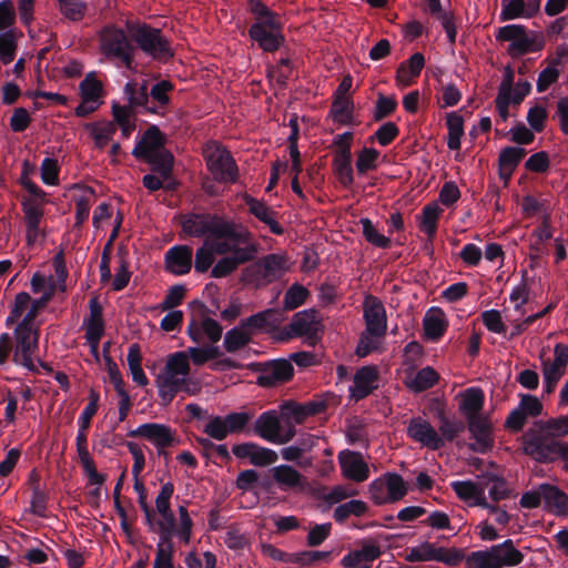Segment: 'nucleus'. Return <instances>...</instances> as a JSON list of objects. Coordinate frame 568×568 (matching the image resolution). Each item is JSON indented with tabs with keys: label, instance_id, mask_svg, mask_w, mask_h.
I'll return each mask as SVG.
<instances>
[{
	"label": "nucleus",
	"instance_id": "1",
	"mask_svg": "<svg viewBox=\"0 0 568 568\" xmlns=\"http://www.w3.org/2000/svg\"><path fill=\"white\" fill-rule=\"evenodd\" d=\"M183 232L190 236L209 235L213 250L222 257L213 265L211 277L224 278L241 265L255 261L261 244L243 224L212 213H190L182 217Z\"/></svg>",
	"mask_w": 568,
	"mask_h": 568
},
{
	"label": "nucleus",
	"instance_id": "2",
	"mask_svg": "<svg viewBox=\"0 0 568 568\" xmlns=\"http://www.w3.org/2000/svg\"><path fill=\"white\" fill-rule=\"evenodd\" d=\"M247 11L254 22L248 28L250 39L264 52H275L285 42L280 14L271 10L262 0H246Z\"/></svg>",
	"mask_w": 568,
	"mask_h": 568
},
{
	"label": "nucleus",
	"instance_id": "3",
	"mask_svg": "<svg viewBox=\"0 0 568 568\" xmlns=\"http://www.w3.org/2000/svg\"><path fill=\"white\" fill-rule=\"evenodd\" d=\"M125 26L134 43L135 51L140 50L145 57L163 63L174 57L171 41L163 34L161 29L139 21H126Z\"/></svg>",
	"mask_w": 568,
	"mask_h": 568
},
{
	"label": "nucleus",
	"instance_id": "4",
	"mask_svg": "<svg viewBox=\"0 0 568 568\" xmlns=\"http://www.w3.org/2000/svg\"><path fill=\"white\" fill-rule=\"evenodd\" d=\"M102 53L111 60H119L126 69L135 65V47L128 28L125 30L114 24L105 26L100 33Z\"/></svg>",
	"mask_w": 568,
	"mask_h": 568
},
{
	"label": "nucleus",
	"instance_id": "5",
	"mask_svg": "<svg viewBox=\"0 0 568 568\" xmlns=\"http://www.w3.org/2000/svg\"><path fill=\"white\" fill-rule=\"evenodd\" d=\"M286 272V257L271 253L245 267L242 272V281L256 288H262L281 280Z\"/></svg>",
	"mask_w": 568,
	"mask_h": 568
},
{
	"label": "nucleus",
	"instance_id": "6",
	"mask_svg": "<svg viewBox=\"0 0 568 568\" xmlns=\"http://www.w3.org/2000/svg\"><path fill=\"white\" fill-rule=\"evenodd\" d=\"M523 453L539 464L562 462V469L568 473V442L559 438L532 436L521 439Z\"/></svg>",
	"mask_w": 568,
	"mask_h": 568
},
{
	"label": "nucleus",
	"instance_id": "7",
	"mask_svg": "<svg viewBox=\"0 0 568 568\" xmlns=\"http://www.w3.org/2000/svg\"><path fill=\"white\" fill-rule=\"evenodd\" d=\"M203 156L214 181L224 184L236 182L239 169L229 150L213 142L203 149Z\"/></svg>",
	"mask_w": 568,
	"mask_h": 568
},
{
	"label": "nucleus",
	"instance_id": "8",
	"mask_svg": "<svg viewBox=\"0 0 568 568\" xmlns=\"http://www.w3.org/2000/svg\"><path fill=\"white\" fill-rule=\"evenodd\" d=\"M248 369L257 373L256 384L272 388L288 383L294 376V366L286 358H276L248 364Z\"/></svg>",
	"mask_w": 568,
	"mask_h": 568
},
{
	"label": "nucleus",
	"instance_id": "9",
	"mask_svg": "<svg viewBox=\"0 0 568 568\" xmlns=\"http://www.w3.org/2000/svg\"><path fill=\"white\" fill-rule=\"evenodd\" d=\"M16 348L12 361L17 365H22L32 373H38V367L32 361V355L38 349L39 329L33 325L19 322L13 332Z\"/></svg>",
	"mask_w": 568,
	"mask_h": 568
},
{
	"label": "nucleus",
	"instance_id": "10",
	"mask_svg": "<svg viewBox=\"0 0 568 568\" xmlns=\"http://www.w3.org/2000/svg\"><path fill=\"white\" fill-rule=\"evenodd\" d=\"M287 328L292 336L304 337L308 346L315 347L322 339L324 326L314 308L304 310L293 315Z\"/></svg>",
	"mask_w": 568,
	"mask_h": 568
},
{
	"label": "nucleus",
	"instance_id": "11",
	"mask_svg": "<svg viewBox=\"0 0 568 568\" xmlns=\"http://www.w3.org/2000/svg\"><path fill=\"white\" fill-rule=\"evenodd\" d=\"M496 40L509 41L508 53L513 57H519L534 51V40L527 34V29L523 24H507L498 29Z\"/></svg>",
	"mask_w": 568,
	"mask_h": 568
},
{
	"label": "nucleus",
	"instance_id": "12",
	"mask_svg": "<svg viewBox=\"0 0 568 568\" xmlns=\"http://www.w3.org/2000/svg\"><path fill=\"white\" fill-rule=\"evenodd\" d=\"M364 320L366 332L374 337H382L387 329L386 310L375 296L368 295L364 301Z\"/></svg>",
	"mask_w": 568,
	"mask_h": 568
},
{
	"label": "nucleus",
	"instance_id": "13",
	"mask_svg": "<svg viewBox=\"0 0 568 568\" xmlns=\"http://www.w3.org/2000/svg\"><path fill=\"white\" fill-rule=\"evenodd\" d=\"M467 419V428L475 439L474 444L469 445L473 452L486 454L494 446V437L490 422L487 417L480 415L469 416Z\"/></svg>",
	"mask_w": 568,
	"mask_h": 568
},
{
	"label": "nucleus",
	"instance_id": "14",
	"mask_svg": "<svg viewBox=\"0 0 568 568\" xmlns=\"http://www.w3.org/2000/svg\"><path fill=\"white\" fill-rule=\"evenodd\" d=\"M166 136L161 132L159 126L151 125L136 141L132 150V155L140 161L148 160V158L163 151L165 149Z\"/></svg>",
	"mask_w": 568,
	"mask_h": 568
},
{
	"label": "nucleus",
	"instance_id": "15",
	"mask_svg": "<svg viewBox=\"0 0 568 568\" xmlns=\"http://www.w3.org/2000/svg\"><path fill=\"white\" fill-rule=\"evenodd\" d=\"M407 436L428 449L438 450L443 448V438L439 437L438 432L428 420L422 417H414L409 420Z\"/></svg>",
	"mask_w": 568,
	"mask_h": 568
},
{
	"label": "nucleus",
	"instance_id": "16",
	"mask_svg": "<svg viewBox=\"0 0 568 568\" xmlns=\"http://www.w3.org/2000/svg\"><path fill=\"white\" fill-rule=\"evenodd\" d=\"M130 437H143L150 440L156 448H166L175 444L176 439L172 429L158 423H145L140 425L136 429L128 433Z\"/></svg>",
	"mask_w": 568,
	"mask_h": 568
},
{
	"label": "nucleus",
	"instance_id": "17",
	"mask_svg": "<svg viewBox=\"0 0 568 568\" xmlns=\"http://www.w3.org/2000/svg\"><path fill=\"white\" fill-rule=\"evenodd\" d=\"M123 93L132 111L160 114V109L150 103L148 81L131 80L125 83Z\"/></svg>",
	"mask_w": 568,
	"mask_h": 568
},
{
	"label": "nucleus",
	"instance_id": "18",
	"mask_svg": "<svg viewBox=\"0 0 568 568\" xmlns=\"http://www.w3.org/2000/svg\"><path fill=\"white\" fill-rule=\"evenodd\" d=\"M379 373L376 366L367 365L358 368L349 387L351 397L359 402L378 388Z\"/></svg>",
	"mask_w": 568,
	"mask_h": 568
},
{
	"label": "nucleus",
	"instance_id": "19",
	"mask_svg": "<svg viewBox=\"0 0 568 568\" xmlns=\"http://www.w3.org/2000/svg\"><path fill=\"white\" fill-rule=\"evenodd\" d=\"M568 435V416L538 420L532 427L528 428L521 436V439H531L532 436H542L545 438H559Z\"/></svg>",
	"mask_w": 568,
	"mask_h": 568
},
{
	"label": "nucleus",
	"instance_id": "20",
	"mask_svg": "<svg viewBox=\"0 0 568 568\" xmlns=\"http://www.w3.org/2000/svg\"><path fill=\"white\" fill-rule=\"evenodd\" d=\"M342 474L356 483L365 481L369 477V467L361 453L343 450L338 454Z\"/></svg>",
	"mask_w": 568,
	"mask_h": 568
},
{
	"label": "nucleus",
	"instance_id": "21",
	"mask_svg": "<svg viewBox=\"0 0 568 568\" xmlns=\"http://www.w3.org/2000/svg\"><path fill=\"white\" fill-rule=\"evenodd\" d=\"M193 250L189 245H174L165 252V270L173 275H185L192 268Z\"/></svg>",
	"mask_w": 568,
	"mask_h": 568
},
{
	"label": "nucleus",
	"instance_id": "22",
	"mask_svg": "<svg viewBox=\"0 0 568 568\" xmlns=\"http://www.w3.org/2000/svg\"><path fill=\"white\" fill-rule=\"evenodd\" d=\"M280 322L278 312L275 308H267L241 320L240 324L253 338L257 333L274 331Z\"/></svg>",
	"mask_w": 568,
	"mask_h": 568
},
{
	"label": "nucleus",
	"instance_id": "23",
	"mask_svg": "<svg viewBox=\"0 0 568 568\" xmlns=\"http://www.w3.org/2000/svg\"><path fill=\"white\" fill-rule=\"evenodd\" d=\"M541 496L545 508L556 516L568 515V495L551 484H541Z\"/></svg>",
	"mask_w": 568,
	"mask_h": 568
},
{
	"label": "nucleus",
	"instance_id": "24",
	"mask_svg": "<svg viewBox=\"0 0 568 568\" xmlns=\"http://www.w3.org/2000/svg\"><path fill=\"white\" fill-rule=\"evenodd\" d=\"M245 203L248 206V212L257 220L266 224L273 234H284L283 226L275 220L276 213L270 206L250 195L245 197Z\"/></svg>",
	"mask_w": 568,
	"mask_h": 568
},
{
	"label": "nucleus",
	"instance_id": "25",
	"mask_svg": "<svg viewBox=\"0 0 568 568\" xmlns=\"http://www.w3.org/2000/svg\"><path fill=\"white\" fill-rule=\"evenodd\" d=\"M281 422L276 410L271 409L262 413L254 423V433L258 437L273 443L277 433L281 432Z\"/></svg>",
	"mask_w": 568,
	"mask_h": 568
},
{
	"label": "nucleus",
	"instance_id": "26",
	"mask_svg": "<svg viewBox=\"0 0 568 568\" xmlns=\"http://www.w3.org/2000/svg\"><path fill=\"white\" fill-rule=\"evenodd\" d=\"M438 434L443 438V447L446 443H453L466 429V424L456 417H448L442 408L437 412Z\"/></svg>",
	"mask_w": 568,
	"mask_h": 568
},
{
	"label": "nucleus",
	"instance_id": "27",
	"mask_svg": "<svg viewBox=\"0 0 568 568\" xmlns=\"http://www.w3.org/2000/svg\"><path fill=\"white\" fill-rule=\"evenodd\" d=\"M484 403V390L479 387H469L462 393L459 410L465 415L466 418L469 416L480 415Z\"/></svg>",
	"mask_w": 568,
	"mask_h": 568
},
{
	"label": "nucleus",
	"instance_id": "28",
	"mask_svg": "<svg viewBox=\"0 0 568 568\" xmlns=\"http://www.w3.org/2000/svg\"><path fill=\"white\" fill-rule=\"evenodd\" d=\"M425 65V57L420 52L414 53L407 61L398 65L396 80L404 85H409L412 79L419 77Z\"/></svg>",
	"mask_w": 568,
	"mask_h": 568
},
{
	"label": "nucleus",
	"instance_id": "29",
	"mask_svg": "<svg viewBox=\"0 0 568 568\" xmlns=\"http://www.w3.org/2000/svg\"><path fill=\"white\" fill-rule=\"evenodd\" d=\"M270 473L273 475L275 483L283 490L302 486V474L290 465L275 466Z\"/></svg>",
	"mask_w": 568,
	"mask_h": 568
},
{
	"label": "nucleus",
	"instance_id": "30",
	"mask_svg": "<svg viewBox=\"0 0 568 568\" xmlns=\"http://www.w3.org/2000/svg\"><path fill=\"white\" fill-rule=\"evenodd\" d=\"M184 383L185 378H178L172 376V374H163L162 376H159L156 379V386L159 388L161 404L164 406L171 404Z\"/></svg>",
	"mask_w": 568,
	"mask_h": 568
},
{
	"label": "nucleus",
	"instance_id": "31",
	"mask_svg": "<svg viewBox=\"0 0 568 568\" xmlns=\"http://www.w3.org/2000/svg\"><path fill=\"white\" fill-rule=\"evenodd\" d=\"M354 103L347 97H335L331 108V114L335 122L343 125H354Z\"/></svg>",
	"mask_w": 568,
	"mask_h": 568
},
{
	"label": "nucleus",
	"instance_id": "32",
	"mask_svg": "<svg viewBox=\"0 0 568 568\" xmlns=\"http://www.w3.org/2000/svg\"><path fill=\"white\" fill-rule=\"evenodd\" d=\"M495 552L498 561L501 566L506 567H515L523 562L525 556L521 551L515 548L514 541L511 539H506L501 544L494 545Z\"/></svg>",
	"mask_w": 568,
	"mask_h": 568
},
{
	"label": "nucleus",
	"instance_id": "33",
	"mask_svg": "<svg viewBox=\"0 0 568 568\" xmlns=\"http://www.w3.org/2000/svg\"><path fill=\"white\" fill-rule=\"evenodd\" d=\"M446 125L448 130L447 146L452 151H457L460 149L464 135V119L455 111L449 112L446 115Z\"/></svg>",
	"mask_w": 568,
	"mask_h": 568
},
{
	"label": "nucleus",
	"instance_id": "34",
	"mask_svg": "<svg viewBox=\"0 0 568 568\" xmlns=\"http://www.w3.org/2000/svg\"><path fill=\"white\" fill-rule=\"evenodd\" d=\"M143 162L150 164L152 166V171L156 172L164 181H169L171 179L174 156L169 150L164 149Z\"/></svg>",
	"mask_w": 568,
	"mask_h": 568
},
{
	"label": "nucleus",
	"instance_id": "35",
	"mask_svg": "<svg viewBox=\"0 0 568 568\" xmlns=\"http://www.w3.org/2000/svg\"><path fill=\"white\" fill-rule=\"evenodd\" d=\"M423 326L426 337L436 342L446 333L448 322L444 312L438 310L436 314L425 316Z\"/></svg>",
	"mask_w": 568,
	"mask_h": 568
},
{
	"label": "nucleus",
	"instance_id": "36",
	"mask_svg": "<svg viewBox=\"0 0 568 568\" xmlns=\"http://www.w3.org/2000/svg\"><path fill=\"white\" fill-rule=\"evenodd\" d=\"M439 374L430 366L419 369L415 376L407 382V387L414 393L425 392L438 383Z\"/></svg>",
	"mask_w": 568,
	"mask_h": 568
},
{
	"label": "nucleus",
	"instance_id": "37",
	"mask_svg": "<svg viewBox=\"0 0 568 568\" xmlns=\"http://www.w3.org/2000/svg\"><path fill=\"white\" fill-rule=\"evenodd\" d=\"M443 210L436 203H429L423 207L419 230L432 241L437 232V224Z\"/></svg>",
	"mask_w": 568,
	"mask_h": 568
},
{
	"label": "nucleus",
	"instance_id": "38",
	"mask_svg": "<svg viewBox=\"0 0 568 568\" xmlns=\"http://www.w3.org/2000/svg\"><path fill=\"white\" fill-rule=\"evenodd\" d=\"M368 511V505L359 499H352L338 505L334 509L333 518L336 523L343 524L348 517H362Z\"/></svg>",
	"mask_w": 568,
	"mask_h": 568
},
{
	"label": "nucleus",
	"instance_id": "39",
	"mask_svg": "<svg viewBox=\"0 0 568 568\" xmlns=\"http://www.w3.org/2000/svg\"><path fill=\"white\" fill-rule=\"evenodd\" d=\"M252 342L250 334L241 324L225 333L223 346L229 353H236Z\"/></svg>",
	"mask_w": 568,
	"mask_h": 568
},
{
	"label": "nucleus",
	"instance_id": "40",
	"mask_svg": "<svg viewBox=\"0 0 568 568\" xmlns=\"http://www.w3.org/2000/svg\"><path fill=\"white\" fill-rule=\"evenodd\" d=\"M333 166L339 183L344 187H349L354 183L352 154L334 155Z\"/></svg>",
	"mask_w": 568,
	"mask_h": 568
},
{
	"label": "nucleus",
	"instance_id": "41",
	"mask_svg": "<svg viewBox=\"0 0 568 568\" xmlns=\"http://www.w3.org/2000/svg\"><path fill=\"white\" fill-rule=\"evenodd\" d=\"M173 89L174 85L171 81L161 80L149 90L150 103L160 109V114H163L162 110L170 103L169 92Z\"/></svg>",
	"mask_w": 568,
	"mask_h": 568
},
{
	"label": "nucleus",
	"instance_id": "42",
	"mask_svg": "<svg viewBox=\"0 0 568 568\" xmlns=\"http://www.w3.org/2000/svg\"><path fill=\"white\" fill-rule=\"evenodd\" d=\"M128 251L120 246L118 248V256H119V268L115 273V276L112 282V288L116 292L122 291L125 288L130 282L131 278V272L129 271V261H128Z\"/></svg>",
	"mask_w": 568,
	"mask_h": 568
},
{
	"label": "nucleus",
	"instance_id": "43",
	"mask_svg": "<svg viewBox=\"0 0 568 568\" xmlns=\"http://www.w3.org/2000/svg\"><path fill=\"white\" fill-rule=\"evenodd\" d=\"M541 367L544 376V392L546 394H551L556 389V386L564 376L566 369L550 363V359L548 358L541 361Z\"/></svg>",
	"mask_w": 568,
	"mask_h": 568
},
{
	"label": "nucleus",
	"instance_id": "44",
	"mask_svg": "<svg viewBox=\"0 0 568 568\" xmlns=\"http://www.w3.org/2000/svg\"><path fill=\"white\" fill-rule=\"evenodd\" d=\"M389 503H395L404 498L408 491L403 477L396 473H386L384 475Z\"/></svg>",
	"mask_w": 568,
	"mask_h": 568
},
{
	"label": "nucleus",
	"instance_id": "45",
	"mask_svg": "<svg viewBox=\"0 0 568 568\" xmlns=\"http://www.w3.org/2000/svg\"><path fill=\"white\" fill-rule=\"evenodd\" d=\"M359 223L363 229V236L368 243L381 248L390 247V239L381 234L368 217H362Z\"/></svg>",
	"mask_w": 568,
	"mask_h": 568
},
{
	"label": "nucleus",
	"instance_id": "46",
	"mask_svg": "<svg viewBox=\"0 0 568 568\" xmlns=\"http://www.w3.org/2000/svg\"><path fill=\"white\" fill-rule=\"evenodd\" d=\"M310 292L306 287L298 283H294L285 292L283 306L286 311H293L303 305L308 297Z\"/></svg>",
	"mask_w": 568,
	"mask_h": 568
},
{
	"label": "nucleus",
	"instance_id": "47",
	"mask_svg": "<svg viewBox=\"0 0 568 568\" xmlns=\"http://www.w3.org/2000/svg\"><path fill=\"white\" fill-rule=\"evenodd\" d=\"M81 99L84 102H97L102 93V83L89 73L79 85Z\"/></svg>",
	"mask_w": 568,
	"mask_h": 568
},
{
	"label": "nucleus",
	"instance_id": "48",
	"mask_svg": "<svg viewBox=\"0 0 568 568\" xmlns=\"http://www.w3.org/2000/svg\"><path fill=\"white\" fill-rule=\"evenodd\" d=\"M213 241H205L195 252L194 268L197 273H205L214 263Z\"/></svg>",
	"mask_w": 568,
	"mask_h": 568
},
{
	"label": "nucleus",
	"instance_id": "49",
	"mask_svg": "<svg viewBox=\"0 0 568 568\" xmlns=\"http://www.w3.org/2000/svg\"><path fill=\"white\" fill-rule=\"evenodd\" d=\"M189 373L190 364L186 352H175L168 358L164 374H172L176 377V375L185 376Z\"/></svg>",
	"mask_w": 568,
	"mask_h": 568
},
{
	"label": "nucleus",
	"instance_id": "50",
	"mask_svg": "<svg viewBox=\"0 0 568 568\" xmlns=\"http://www.w3.org/2000/svg\"><path fill=\"white\" fill-rule=\"evenodd\" d=\"M526 154L527 151L524 148L506 146L499 153L498 166L516 170Z\"/></svg>",
	"mask_w": 568,
	"mask_h": 568
},
{
	"label": "nucleus",
	"instance_id": "51",
	"mask_svg": "<svg viewBox=\"0 0 568 568\" xmlns=\"http://www.w3.org/2000/svg\"><path fill=\"white\" fill-rule=\"evenodd\" d=\"M495 552V547L491 546L489 550L473 551L468 561L475 565V568H501Z\"/></svg>",
	"mask_w": 568,
	"mask_h": 568
},
{
	"label": "nucleus",
	"instance_id": "52",
	"mask_svg": "<svg viewBox=\"0 0 568 568\" xmlns=\"http://www.w3.org/2000/svg\"><path fill=\"white\" fill-rule=\"evenodd\" d=\"M381 153L378 150L373 148H363L357 153L356 159V170L358 174H365L368 171L375 170L377 168V160Z\"/></svg>",
	"mask_w": 568,
	"mask_h": 568
},
{
	"label": "nucleus",
	"instance_id": "53",
	"mask_svg": "<svg viewBox=\"0 0 568 568\" xmlns=\"http://www.w3.org/2000/svg\"><path fill=\"white\" fill-rule=\"evenodd\" d=\"M100 394L94 388L89 392V403L78 418V425L82 429H89L93 416L99 409Z\"/></svg>",
	"mask_w": 568,
	"mask_h": 568
},
{
	"label": "nucleus",
	"instance_id": "54",
	"mask_svg": "<svg viewBox=\"0 0 568 568\" xmlns=\"http://www.w3.org/2000/svg\"><path fill=\"white\" fill-rule=\"evenodd\" d=\"M94 197V191L91 187L87 189V194L74 199L75 202V224L74 226H81L84 221L88 220L92 200Z\"/></svg>",
	"mask_w": 568,
	"mask_h": 568
},
{
	"label": "nucleus",
	"instance_id": "55",
	"mask_svg": "<svg viewBox=\"0 0 568 568\" xmlns=\"http://www.w3.org/2000/svg\"><path fill=\"white\" fill-rule=\"evenodd\" d=\"M17 42L12 30L0 33V60L3 64L11 63L16 58Z\"/></svg>",
	"mask_w": 568,
	"mask_h": 568
},
{
	"label": "nucleus",
	"instance_id": "56",
	"mask_svg": "<svg viewBox=\"0 0 568 568\" xmlns=\"http://www.w3.org/2000/svg\"><path fill=\"white\" fill-rule=\"evenodd\" d=\"M61 13L69 20L80 21L87 11V4L81 0H58Z\"/></svg>",
	"mask_w": 568,
	"mask_h": 568
},
{
	"label": "nucleus",
	"instance_id": "57",
	"mask_svg": "<svg viewBox=\"0 0 568 568\" xmlns=\"http://www.w3.org/2000/svg\"><path fill=\"white\" fill-rule=\"evenodd\" d=\"M223 417L227 434H239L245 429L252 415L247 412H233Z\"/></svg>",
	"mask_w": 568,
	"mask_h": 568
},
{
	"label": "nucleus",
	"instance_id": "58",
	"mask_svg": "<svg viewBox=\"0 0 568 568\" xmlns=\"http://www.w3.org/2000/svg\"><path fill=\"white\" fill-rule=\"evenodd\" d=\"M48 494L40 488V485L36 480L32 486V496H31V514L45 518L47 517V504H48Z\"/></svg>",
	"mask_w": 568,
	"mask_h": 568
},
{
	"label": "nucleus",
	"instance_id": "59",
	"mask_svg": "<svg viewBox=\"0 0 568 568\" xmlns=\"http://www.w3.org/2000/svg\"><path fill=\"white\" fill-rule=\"evenodd\" d=\"M450 487L459 499L468 501L474 499L481 485L471 480H456L450 483Z\"/></svg>",
	"mask_w": 568,
	"mask_h": 568
},
{
	"label": "nucleus",
	"instance_id": "60",
	"mask_svg": "<svg viewBox=\"0 0 568 568\" xmlns=\"http://www.w3.org/2000/svg\"><path fill=\"white\" fill-rule=\"evenodd\" d=\"M41 180L47 185H57L59 183L60 168L58 161L53 158H44L41 166Z\"/></svg>",
	"mask_w": 568,
	"mask_h": 568
},
{
	"label": "nucleus",
	"instance_id": "61",
	"mask_svg": "<svg viewBox=\"0 0 568 568\" xmlns=\"http://www.w3.org/2000/svg\"><path fill=\"white\" fill-rule=\"evenodd\" d=\"M481 321L485 327L493 333L505 335L507 332V326L504 324L501 314L497 310L483 312Z\"/></svg>",
	"mask_w": 568,
	"mask_h": 568
},
{
	"label": "nucleus",
	"instance_id": "62",
	"mask_svg": "<svg viewBox=\"0 0 568 568\" xmlns=\"http://www.w3.org/2000/svg\"><path fill=\"white\" fill-rule=\"evenodd\" d=\"M397 108V101L394 97H386L379 94L376 100L375 111H374V120L382 121L385 118L392 115Z\"/></svg>",
	"mask_w": 568,
	"mask_h": 568
},
{
	"label": "nucleus",
	"instance_id": "63",
	"mask_svg": "<svg viewBox=\"0 0 568 568\" xmlns=\"http://www.w3.org/2000/svg\"><path fill=\"white\" fill-rule=\"evenodd\" d=\"M186 294V288L182 284H175L171 286L163 298L160 307L162 311L173 310L174 307L182 304Z\"/></svg>",
	"mask_w": 568,
	"mask_h": 568
},
{
	"label": "nucleus",
	"instance_id": "64",
	"mask_svg": "<svg viewBox=\"0 0 568 568\" xmlns=\"http://www.w3.org/2000/svg\"><path fill=\"white\" fill-rule=\"evenodd\" d=\"M203 432L215 440H223L227 437V430L223 416H211Z\"/></svg>",
	"mask_w": 568,
	"mask_h": 568
}]
</instances>
